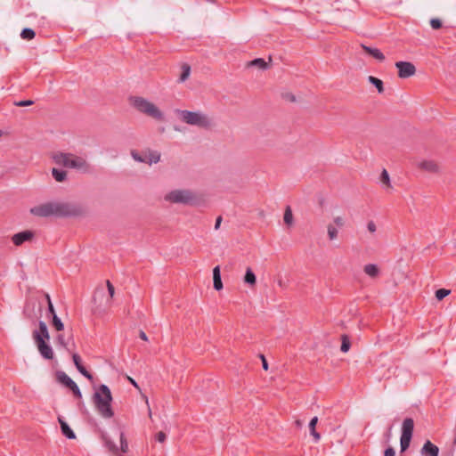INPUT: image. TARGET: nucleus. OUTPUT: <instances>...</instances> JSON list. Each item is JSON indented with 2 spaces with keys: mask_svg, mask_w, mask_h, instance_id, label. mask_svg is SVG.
<instances>
[{
  "mask_svg": "<svg viewBox=\"0 0 456 456\" xmlns=\"http://www.w3.org/2000/svg\"><path fill=\"white\" fill-rule=\"evenodd\" d=\"M30 213L36 216L48 217H70L78 216L83 214L82 208L76 203L53 201L35 206L30 209Z\"/></svg>",
  "mask_w": 456,
  "mask_h": 456,
  "instance_id": "1",
  "label": "nucleus"
},
{
  "mask_svg": "<svg viewBox=\"0 0 456 456\" xmlns=\"http://www.w3.org/2000/svg\"><path fill=\"white\" fill-rule=\"evenodd\" d=\"M112 395L108 386L102 384L93 395V403L98 413L104 419L114 416L111 408Z\"/></svg>",
  "mask_w": 456,
  "mask_h": 456,
  "instance_id": "2",
  "label": "nucleus"
},
{
  "mask_svg": "<svg viewBox=\"0 0 456 456\" xmlns=\"http://www.w3.org/2000/svg\"><path fill=\"white\" fill-rule=\"evenodd\" d=\"M57 165L68 168H73L84 174H88L92 170L91 164L83 157L72 153L58 152L53 156Z\"/></svg>",
  "mask_w": 456,
  "mask_h": 456,
  "instance_id": "3",
  "label": "nucleus"
},
{
  "mask_svg": "<svg viewBox=\"0 0 456 456\" xmlns=\"http://www.w3.org/2000/svg\"><path fill=\"white\" fill-rule=\"evenodd\" d=\"M175 112L179 118L187 125L204 129H208L213 126L212 118L202 111L176 110Z\"/></svg>",
  "mask_w": 456,
  "mask_h": 456,
  "instance_id": "4",
  "label": "nucleus"
},
{
  "mask_svg": "<svg viewBox=\"0 0 456 456\" xmlns=\"http://www.w3.org/2000/svg\"><path fill=\"white\" fill-rule=\"evenodd\" d=\"M132 105L140 112L155 118L156 120H164L162 111L152 102L148 100L135 96L131 98Z\"/></svg>",
  "mask_w": 456,
  "mask_h": 456,
  "instance_id": "5",
  "label": "nucleus"
},
{
  "mask_svg": "<svg viewBox=\"0 0 456 456\" xmlns=\"http://www.w3.org/2000/svg\"><path fill=\"white\" fill-rule=\"evenodd\" d=\"M164 200L173 204L194 205L197 202V196L191 190L177 189L167 193Z\"/></svg>",
  "mask_w": 456,
  "mask_h": 456,
  "instance_id": "6",
  "label": "nucleus"
},
{
  "mask_svg": "<svg viewBox=\"0 0 456 456\" xmlns=\"http://www.w3.org/2000/svg\"><path fill=\"white\" fill-rule=\"evenodd\" d=\"M119 442H120V451L122 452H126L128 450V444L126 442V439L125 437V435L123 432H119L118 434ZM105 445L113 453H118L119 452V448L117 446V444L111 441L110 439L105 437Z\"/></svg>",
  "mask_w": 456,
  "mask_h": 456,
  "instance_id": "7",
  "label": "nucleus"
},
{
  "mask_svg": "<svg viewBox=\"0 0 456 456\" xmlns=\"http://www.w3.org/2000/svg\"><path fill=\"white\" fill-rule=\"evenodd\" d=\"M395 67L398 69V77L401 78L410 77L416 72L415 66L409 61H397Z\"/></svg>",
  "mask_w": 456,
  "mask_h": 456,
  "instance_id": "8",
  "label": "nucleus"
},
{
  "mask_svg": "<svg viewBox=\"0 0 456 456\" xmlns=\"http://www.w3.org/2000/svg\"><path fill=\"white\" fill-rule=\"evenodd\" d=\"M36 337L37 342L35 343L41 356L46 360H52L53 358V351L52 346L46 341L39 338L37 335Z\"/></svg>",
  "mask_w": 456,
  "mask_h": 456,
  "instance_id": "9",
  "label": "nucleus"
},
{
  "mask_svg": "<svg viewBox=\"0 0 456 456\" xmlns=\"http://www.w3.org/2000/svg\"><path fill=\"white\" fill-rule=\"evenodd\" d=\"M37 335L45 341H47L50 339L48 328L45 322L39 321L38 330H35L32 333V337H33V339L35 342H37V337H36Z\"/></svg>",
  "mask_w": 456,
  "mask_h": 456,
  "instance_id": "10",
  "label": "nucleus"
},
{
  "mask_svg": "<svg viewBox=\"0 0 456 456\" xmlns=\"http://www.w3.org/2000/svg\"><path fill=\"white\" fill-rule=\"evenodd\" d=\"M33 236H34L33 232L26 230V231H23V232L14 234L12 238V240L14 245L20 246L25 241H28V240H32Z\"/></svg>",
  "mask_w": 456,
  "mask_h": 456,
  "instance_id": "11",
  "label": "nucleus"
},
{
  "mask_svg": "<svg viewBox=\"0 0 456 456\" xmlns=\"http://www.w3.org/2000/svg\"><path fill=\"white\" fill-rule=\"evenodd\" d=\"M420 452L422 456H438L439 448L428 440L425 442Z\"/></svg>",
  "mask_w": 456,
  "mask_h": 456,
  "instance_id": "12",
  "label": "nucleus"
},
{
  "mask_svg": "<svg viewBox=\"0 0 456 456\" xmlns=\"http://www.w3.org/2000/svg\"><path fill=\"white\" fill-rule=\"evenodd\" d=\"M72 360L73 362L77 368V370L87 379L92 380L93 376L92 374L84 367V365L81 362V357L77 354H72Z\"/></svg>",
  "mask_w": 456,
  "mask_h": 456,
  "instance_id": "13",
  "label": "nucleus"
},
{
  "mask_svg": "<svg viewBox=\"0 0 456 456\" xmlns=\"http://www.w3.org/2000/svg\"><path fill=\"white\" fill-rule=\"evenodd\" d=\"M414 429V421L411 418H406L402 424L401 436L411 437Z\"/></svg>",
  "mask_w": 456,
  "mask_h": 456,
  "instance_id": "14",
  "label": "nucleus"
},
{
  "mask_svg": "<svg viewBox=\"0 0 456 456\" xmlns=\"http://www.w3.org/2000/svg\"><path fill=\"white\" fill-rule=\"evenodd\" d=\"M58 420H59V423L61 426V430L62 435L65 436L69 439H75L76 435L73 432V430L69 428L68 423L64 419H62V418H61V417L58 418Z\"/></svg>",
  "mask_w": 456,
  "mask_h": 456,
  "instance_id": "15",
  "label": "nucleus"
},
{
  "mask_svg": "<svg viewBox=\"0 0 456 456\" xmlns=\"http://www.w3.org/2000/svg\"><path fill=\"white\" fill-rule=\"evenodd\" d=\"M213 281H214V289L216 290H221L223 289V282L221 279L220 266L216 265L213 269Z\"/></svg>",
  "mask_w": 456,
  "mask_h": 456,
  "instance_id": "16",
  "label": "nucleus"
},
{
  "mask_svg": "<svg viewBox=\"0 0 456 456\" xmlns=\"http://www.w3.org/2000/svg\"><path fill=\"white\" fill-rule=\"evenodd\" d=\"M362 48L373 58L379 60V61H383L385 60V55L377 48H371L365 45H361Z\"/></svg>",
  "mask_w": 456,
  "mask_h": 456,
  "instance_id": "17",
  "label": "nucleus"
},
{
  "mask_svg": "<svg viewBox=\"0 0 456 456\" xmlns=\"http://www.w3.org/2000/svg\"><path fill=\"white\" fill-rule=\"evenodd\" d=\"M419 167L430 173H436L439 170L437 164L433 160H424L419 163Z\"/></svg>",
  "mask_w": 456,
  "mask_h": 456,
  "instance_id": "18",
  "label": "nucleus"
},
{
  "mask_svg": "<svg viewBox=\"0 0 456 456\" xmlns=\"http://www.w3.org/2000/svg\"><path fill=\"white\" fill-rule=\"evenodd\" d=\"M56 379L58 382H60L68 388L74 383V380L71 378H69L64 371L61 370L56 372Z\"/></svg>",
  "mask_w": 456,
  "mask_h": 456,
  "instance_id": "19",
  "label": "nucleus"
},
{
  "mask_svg": "<svg viewBox=\"0 0 456 456\" xmlns=\"http://www.w3.org/2000/svg\"><path fill=\"white\" fill-rule=\"evenodd\" d=\"M243 281L246 284L249 285L250 287H253L256 285V277L250 267L247 268Z\"/></svg>",
  "mask_w": 456,
  "mask_h": 456,
  "instance_id": "20",
  "label": "nucleus"
},
{
  "mask_svg": "<svg viewBox=\"0 0 456 456\" xmlns=\"http://www.w3.org/2000/svg\"><path fill=\"white\" fill-rule=\"evenodd\" d=\"M318 422V417H314L309 422V430L311 436H313L315 443L319 442L321 439V435L315 430L316 424Z\"/></svg>",
  "mask_w": 456,
  "mask_h": 456,
  "instance_id": "21",
  "label": "nucleus"
},
{
  "mask_svg": "<svg viewBox=\"0 0 456 456\" xmlns=\"http://www.w3.org/2000/svg\"><path fill=\"white\" fill-rule=\"evenodd\" d=\"M363 270H364V273L371 278H376L379 274V269L378 265L375 264L366 265L364 266Z\"/></svg>",
  "mask_w": 456,
  "mask_h": 456,
  "instance_id": "22",
  "label": "nucleus"
},
{
  "mask_svg": "<svg viewBox=\"0 0 456 456\" xmlns=\"http://www.w3.org/2000/svg\"><path fill=\"white\" fill-rule=\"evenodd\" d=\"M248 67H256L259 69H267L268 63L262 58H256L249 62H248Z\"/></svg>",
  "mask_w": 456,
  "mask_h": 456,
  "instance_id": "23",
  "label": "nucleus"
},
{
  "mask_svg": "<svg viewBox=\"0 0 456 456\" xmlns=\"http://www.w3.org/2000/svg\"><path fill=\"white\" fill-rule=\"evenodd\" d=\"M52 175L57 182H63L67 178V172L62 169L53 168Z\"/></svg>",
  "mask_w": 456,
  "mask_h": 456,
  "instance_id": "24",
  "label": "nucleus"
},
{
  "mask_svg": "<svg viewBox=\"0 0 456 456\" xmlns=\"http://www.w3.org/2000/svg\"><path fill=\"white\" fill-rule=\"evenodd\" d=\"M147 156V163L149 165H151V164H156L158 162H159L160 160V153L157 151H149L148 154H146Z\"/></svg>",
  "mask_w": 456,
  "mask_h": 456,
  "instance_id": "25",
  "label": "nucleus"
},
{
  "mask_svg": "<svg viewBox=\"0 0 456 456\" xmlns=\"http://www.w3.org/2000/svg\"><path fill=\"white\" fill-rule=\"evenodd\" d=\"M368 80L371 85H373L377 88L379 94H382L384 92L383 81L381 79L375 77L373 76H370L368 77Z\"/></svg>",
  "mask_w": 456,
  "mask_h": 456,
  "instance_id": "26",
  "label": "nucleus"
},
{
  "mask_svg": "<svg viewBox=\"0 0 456 456\" xmlns=\"http://www.w3.org/2000/svg\"><path fill=\"white\" fill-rule=\"evenodd\" d=\"M327 233H328V238L330 240H335L338 237V230L332 224H329L327 225Z\"/></svg>",
  "mask_w": 456,
  "mask_h": 456,
  "instance_id": "27",
  "label": "nucleus"
},
{
  "mask_svg": "<svg viewBox=\"0 0 456 456\" xmlns=\"http://www.w3.org/2000/svg\"><path fill=\"white\" fill-rule=\"evenodd\" d=\"M35 31L29 28H23L20 33V37L24 40H32L35 37Z\"/></svg>",
  "mask_w": 456,
  "mask_h": 456,
  "instance_id": "28",
  "label": "nucleus"
},
{
  "mask_svg": "<svg viewBox=\"0 0 456 456\" xmlns=\"http://www.w3.org/2000/svg\"><path fill=\"white\" fill-rule=\"evenodd\" d=\"M191 74V67L190 65L184 63L182 65V73L179 77V82H184Z\"/></svg>",
  "mask_w": 456,
  "mask_h": 456,
  "instance_id": "29",
  "label": "nucleus"
},
{
  "mask_svg": "<svg viewBox=\"0 0 456 456\" xmlns=\"http://www.w3.org/2000/svg\"><path fill=\"white\" fill-rule=\"evenodd\" d=\"M52 324L58 331H61L64 329V324L61 322V320L57 316V314H54V316L52 317Z\"/></svg>",
  "mask_w": 456,
  "mask_h": 456,
  "instance_id": "30",
  "label": "nucleus"
},
{
  "mask_svg": "<svg viewBox=\"0 0 456 456\" xmlns=\"http://www.w3.org/2000/svg\"><path fill=\"white\" fill-rule=\"evenodd\" d=\"M131 156L135 161L140 162V163H147V161H148L146 154L142 155L136 151H132Z\"/></svg>",
  "mask_w": 456,
  "mask_h": 456,
  "instance_id": "31",
  "label": "nucleus"
},
{
  "mask_svg": "<svg viewBox=\"0 0 456 456\" xmlns=\"http://www.w3.org/2000/svg\"><path fill=\"white\" fill-rule=\"evenodd\" d=\"M283 219L285 224H287L288 225H290L293 223V214L290 207L289 206L285 209Z\"/></svg>",
  "mask_w": 456,
  "mask_h": 456,
  "instance_id": "32",
  "label": "nucleus"
},
{
  "mask_svg": "<svg viewBox=\"0 0 456 456\" xmlns=\"http://www.w3.org/2000/svg\"><path fill=\"white\" fill-rule=\"evenodd\" d=\"M411 441V437H406V436L400 437L401 452H405L409 448Z\"/></svg>",
  "mask_w": 456,
  "mask_h": 456,
  "instance_id": "33",
  "label": "nucleus"
},
{
  "mask_svg": "<svg viewBox=\"0 0 456 456\" xmlns=\"http://www.w3.org/2000/svg\"><path fill=\"white\" fill-rule=\"evenodd\" d=\"M350 346H351V343H350L349 338H347V336L343 335L342 336V344H341L340 350L343 353H346L350 349Z\"/></svg>",
  "mask_w": 456,
  "mask_h": 456,
  "instance_id": "34",
  "label": "nucleus"
},
{
  "mask_svg": "<svg viewBox=\"0 0 456 456\" xmlns=\"http://www.w3.org/2000/svg\"><path fill=\"white\" fill-rule=\"evenodd\" d=\"M451 293V290L446 289H439L436 291V297L437 300H442Z\"/></svg>",
  "mask_w": 456,
  "mask_h": 456,
  "instance_id": "35",
  "label": "nucleus"
},
{
  "mask_svg": "<svg viewBox=\"0 0 456 456\" xmlns=\"http://www.w3.org/2000/svg\"><path fill=\"white\" fill-rule=\"evenodd\" d=\"M380 181L387 187H391L389 175L386 169H383L380 175Z\"/></svg>",
  "mask_w": 456,
  "mask_h": 456,
  "instance_id": "36",
  "label": "nucleus"
},
{
  "mask_svg": "<svg viewBox=\"0 0 456 456\" xmlns=\"http://www.w3.org/2000/svg\"><path fill=\"white\" fill-rule=\"evenodd\" d=\"M69 389H70L74 395L75 397L77 398H81L82 397V394H81V391L79 389V387H77V385L76 384V382L74 381V383L69 387Z\"/></svg>",
  "mask_w": 456,
  "mask_h": 456,
  "instance_id": "37",
  "label": "nucleus"
},
{
  "mask_svg": "<svg viewBox=\"0 0 456 456\" xmlns=\"http://www.w3.org/2000/svg\"><path fill=\"white\" fill-rule=\"evenodd\" d=\"M430 26L432 27V28L434 29H439L442 28L443 24H442V21L441 20L437 19V18H432L430 20Z\"/></svg>",
  "mask_w": 456,
  "mask_h": 456,
  "instance_id": "38",
  "label": "nucleus"
},
{
  "mask_svg": "<svg viewBox=\"0 0 456 456\" xmlns=\"http://www.w3.org/2000/svg\"><path fill=\"white\" fill-rule=\"evenodd\" d=\"M336 227L342 228L345 225V220L342 216L333 218V224Z\"/></svg>",
  "mask_w": 456,
  "mask_h": 456,
  "instance_id": "39",
  "label": "nucleus"
},
{
  "mask_svg": "<svg viewBox=\"0 0 456 456\" xmlns=\"http://www.w3.org/2000/svg\"><path fill=\"white\" fill-rule=\"evenodd\" d=\"M33 103H34V102L32 100H24V101L15 102L14 105L19 106V107H26V106H30Z\"/></svg>",
  "mask_w": 456,
  "mask_h": 456,
  "instance_id": "40",
  "label": "nucleus"
},
{
  "mask_svg": "<svg viewBox=\"0 0 456 456\" xmlns=\"http://www.w3.org/2000/svg\"><path fill=\"white\" fill-rule=\"evenodd\" d=\"M56 341H57V343H58L60 346H63L64 348H66V349L68 350V348H67V343H66V341H65V339H64V336H63L62 334H59V335L56 337Z\"/></svg>",
  "mask_w": 456,
  "mask_h": 456,
  "instance_id": "41",
  "label": "nucleus"
},
{
  "mask_svg": "<svg viewBox=\"0 0 456 456\" xmlns=\"http://www.w3.org/2000/svg\"><path fill=\"white\" fill-rule=\"evenodd\" d=\"M367 229L370 233H374L377 230L376 224L373 221H369L367 224Z\"/></svg>",
  "mask_w": 456,
  "mask_h": 456,
  "instance_id": "42",
  "label": "nucleus"
},
{
  "mask_svg": "<svg viewBox=\"0 0 456 456\" xmlns=\"http://www.w3.org/2000/svg\"><path fill=\"white\" fill-rule=\"evenodd\" d=\"M107 288L110 297H113L115 293V289L112 283L110 281H107Z\"/></svg>",
  "mask_w": 456,
  "mask_h": 456,
  "instance_id": "43",
  "label": "nucleus"
},
{
  "mask_svg": "<svg viewBox=\"0 0 456 456\" xmlns=\"http://www.w3.org/2000/svg\"><path fill=\"white\" fill-rule=\"evenodd\" d=\"M156 439L157 441H159V443H163L165 440H166V434L162 431L159 432L157 435H156Z\"/></svg>",
  "mask_w": 456,
  "mask_h": 456,
  "instance_id": "44",
  "label": "nucleus"
},
{
  "mask_svg": "<svg viewBox=\"0 0 456 456\" xmlns=\"http://www.w3.org/2000/svg\"><path fill=\"white\" fill-rule=\"evenodd\" d=\"M283 98H284L285 100H288V101L292 102L296 101V97H295V95H294L293 94H291V93H286V94H283Z\"/></svg>",
  "mask_w": 456,
  "mask_h": 456,
  "instance_id": "45",
  "label": "nucleus"
},
{
  "mask_svg": "<svg viewBox=\"0 0 456 456\" xmlns=\"http://www.w3.org/2000/svg\"><path fill=\"white\" fill-rule=\"evenodd\" d=\"M48 306V312L49 314L53 316H54V314H56V312H55V309H54V306L52 303V300H49V305H47Z\"/></svg>",
  "mask_w": 456,
  "mask_h": 456,
  "instance_id": "46",
  "label": "nucleus"
},
{
  "mask_svg": "<svg viewBox=\"0 0 456 456\" xmlns=\"http://www.w3.org/2000/svg\"><path fill=\"white\" fill-rule=\"evenodd\" d=\"M385 456H395V452L393 447H388L385 450Z\"/></svg>",
  "mask_w": 456,
  "mask_h": 456,
  "instance_id": "47",
  "label": "nucleus"
},
{
  "mask_svg": "<svg viewBox=\"0 0 456 456\" xmlns=\"http://www.w3.org/2000/svg\"><path fill=\"white\" fill-rule=\"evenodd\" d=\"M259 357H260V359H261V361H262V366H263V369H264L265 370H268V363H267V361H266V359H265V355L260 354V355H259Z\"/></svg>",
  "mask_w": 456,
  "mask_h": 456,
  "instance_id": "48",
  "label": "nucleus"
},
{
  "mask_svg": "<svg viewBox=\"0 0 456 456\" xmlns=\"http://www.w3.org/2000/svg\"><path fill=\"white\" fill-rule=\"evenodd\" d=\"M221 223H222V216H217V218L216 219V224H215L216 230L219 229Z\"/></svg>",
  "mask_w": 456,
  "mask_h": 456,
  "instance_id": "49",
  "label": "nucleus"
},
{
  "mask_svg": "<svg viewBox=\"0 0 456 456\" xmlns=\"http://www.w3.org/2000/svg\"><path fill=\"white\" fill-rule=\"evenodd\" d=\"M139 337H140V338H142V340H144V341H147V340H148V337H147V335H146V334H145V332H144V331H142V330H140Z\"/></svg>",
  "mask_w": 456,
  "mask_h": 456,
  "instance_id": "50",
  "label": "nucleus"
},
{
  "mask_svg": "<svg viewBox=\"0 0 456 456\" xmlns=\"http://www.w3.org/2000/svg\"><path fill=\"white\" fill-rule=\"evenodd\" d=\"M127 379L134 387L139 388L137 382L134 379L127 376Z\"/></svg>",
  "mask_w": 456,
  "mask_h": 456,
  "instance_id": "51",
  "label": "nucleus"
},
{
  "mask_svg": "<svg viewBox=\"0 0 456 456\" xmlns=\"http://www.w3.org/2000/svg\"><path fill=\"white\" fill-rule=\"evenodd\" d=\"M295 425H296V427H297V428H300L302 427L303 423H302V421H301V420L297 419V420L295 421Z\"/></svg>",
  "mask_w": 456,
  "mask_h": 456,
  "instance_id": "52",
  "label": "nucleus"
},
{
  "mask_svg": "<svg viewBox=\"0 0 456 456\" xmlns=\"http://www.w3.org/2000/svg\"><path fill=\"white\" fill-rule=\"evenodd\" d=\"M45 298H46V301H47V305H49V300H51V297H50L49 294H45Z\"/></svg>",
  "mask_w": 456,
  "mask_h": 456,
  "instance_id": "53",
  "label": "nucleus"
},
{
  "mask_svg": "<svg viewBox=\"0 0 456 456\" xmlns=\"http://www.w3.org/2000/svg\"><path fill=\"white\" fill-rule=\"evenodd\" d=\"M278 284H279V286H281H281H282V281H281V280H279V281H278Z\"/></svg>",
  "mask_w": 456,
  "mask_h": 456,
  "instance_id": "54",
  "label": "nucleus"
},
{
  "mask_svg": "<svg viewBox=\"0 0 456 456\" xmlns=\"http://www.w3.org/2000/svg\"><path fill=\"white\" fill-rule=\"evenodd\" d=\"M3 132L0 130V136L2 135Z\"/></svg>",
  "mask_w": 456,
  "mask_h": 456,
  "instance_id": "55",
  "label": "nucleus"
}]
</instances>
